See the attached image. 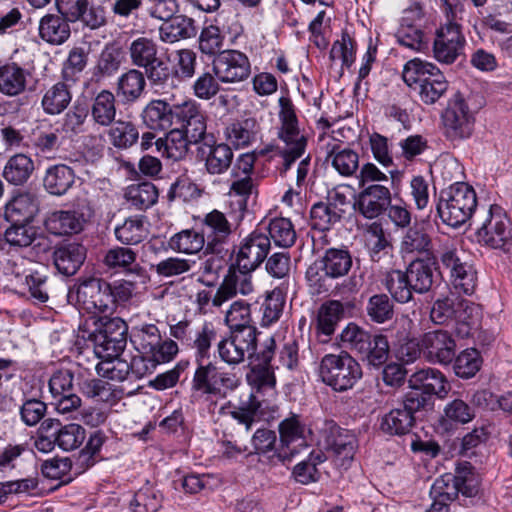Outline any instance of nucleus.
Instances as JSON below:
<instances>
[{
	"instance_id": "052dcab7",
	"label": "nucleus",
	"mask_w": 512,
	"mask_h": 512,
	"mask_svg": "<svg viewBox=\"0 0 512 512\" xmlns=\"http://www.w3.org/2000/svg\"><path fill=\"white\" fill-rule=\"evenodd\" d=\"M122 63V52L113 45H107L99 55L95 66V75L109 77L115 74Z\"/></svg>"
},
{
	"instance_id": "603ef678",
	"label": "nucleus",
	"mask_w": 512,
	"mask_h": 512,
	"mask_svg": "<svg viewBox=\"0 0 512 512\" xmlns=\"http://www.w3.org/2000/svg\"><path fill=\"white\" fill-rule=\"evenodd\" d=\"M432 406V397L424 394L421 390L407 392L397 406H393L384 416L392 415L394 412L400 414L405 412L408 416L418 412H428Z\"/></svg>"
},
{
	"instance_id": "ddd939ff",
	"label": "nucleus",
	"mask_w": 512,
	"mask_h": 512,
	"mask_svg": "<svg viewBox=\"0 0 512 512\" xmlns=\"http://www.w3.org/2000/svg\"><path fill=\"white\" fill-rule=\"evenodd\" d=\"M213 71L220 82L235 84L249 78L251 65L246 54L238 50H224L214 58Z\"/></svg>"
},
{
	"instance_id": "423d86ee",
	"label": "nucleus",
	"mask_w": 512,
	"mask_h": 512,
	"mask_svg": "<svg viewBox=\"0 0 512 512\" xmlns=\"http://www.w3.org/2000/svg\"><path fill=\"white\" fill-rule=\"evenodd\" d=\"M441 1L449 22L437 31L433 43V54L438 62L452 64L463 55L466 42L460 26L453 22L458 12H462V7L456 5L453 8L448 0Z\"/></svg>"
},
{
	"instance_id": "69168bd1",
	"label": "nucleus",
	"mask_w": 512,
	"mask_h": 512,
	"mask_svg": "<svg viewBox=\"0 0 512 512\" xmlns=\"http://www.w3.org/2000/svg\"><path fill=\"white\" fill-rule=\"evenodd\" d=\"M161 338L160 330L154 324H144L137 328L134 334V343L142 358L154 350Z\"/></svg>"
},
{
	"instance_id": "de8ad7c7",
	"label": "nucleus",
	"mask_w": 512,
	"mask_h": 512,
	"mask_svg": "<svg viewBox=\"0 0 512 512\" xmlns=\"http://www.w3.org/2000/svg\"><path fill=\"white\" fill-rule=\"evenodd\" d=\"M169 246L178 253L197 254L205 246V236L202 232L185 229L170 238Z\"/></svg>"
},
{
	"instance_id": "774afa93",
	"label": "nucleus",
	"mask_w": 512,
	"mask_h": 512,
	"mask_svg": "<svg viewBox=\"0 0 512 512\" xmlns=\"http://www.w3.org/2000/svg\"><path fill=\"white\" fill-rule=\"evenodd\" d=\"M179 351L178 345L170 338L162 337L154 350L148 352L143 360H146L151 368L158 364L167 363L174 359Z\"/></svg>"
},
{
	"instance_id": "1a4fd4ad",
	"label": "nucleus",
	"mask_w": 512,
	"mask_h": 512,
	"mask_svg": "<svg viewBox=\"0 0 512 512\" xmlns=\"http://www.w3.org/2000/svg\"><path fill=\"white\" fill-rule=\"evenodd\" d=\"M280 103L282 105L280 112L282 126L278 135L284 143V146L280 148V154L283 158V170L287 171L297 159L304 156L307 139L297 127L296 115L291 104L283 98L280 99Z\"/></svg>"
},
{
	"instance_id": "4be33fe9",
	"label": "nucleus",
	"mask_w": 512,
	"mask_h": 512,
	"mask_svg": "<svg viewBox=\"0 0 512 512\" xmlns=\"http://www.w3.org/2000/svg\"><path fill=\"white\" fill-rule=\"evenodd\" d=\"M409 387L413 390H423L428 396L432 394L443 397L448 392V383L444 375L434 368H423L414 372L409 380Z\"/></svg>"
},
{
	"instance_id": "3c124183",
	"label": "nucleus",
	"mask_w": 512,
	"mask_h": 512,
	"mask_svg": "<svg viewBox=\"0 0 512 512\" xmlns=\"http://www.w3.org/2000/svg\"><path fill=\"white\" fill-rule=\"evenodd\" d=\"M202 227V233H206L208 240L211 239L212 242H223L232 233V224L218 210H213L205 215Z\"/></svg>"
},
{
	"instance_id": "680f3d73",
	"label": "nucleus",
	"mask_w": 512,
	"mask_h": 512,
	"mask_svg": "<svg viewBox=\"0 0 512 512\" xmlns=\"http://www.w3.org/2000/svg\"><path fill=\"white\" fill-rule=\"evenodd\" d=\"M365 242L374 261L380 258L381 252H385L391 247L382 224L378 222H373L367 227Z\"/></svg>"
},
{
	"instance_id": "f704fd0d",
	"label": "nucleus",
	"mask_w": 512,
	"mask_h": 512,
	"mask_svg": "<svg viewBox=\"0 0 512 512\" xmlns=\"http://www.w3.org/2000/svg\"><path fill=\"white\" fill-rule=\"evenodd\" d=\"M192 144L193 143L184 135V132L177 128L171 129L166 134L165 138H159L155 142L157 151L174 161L185 158Z\"/></svg>"
},
{
	"instance_id": "393cba45",
	"label": "nucleus",
	"mask_w": 512,
	"mask_h": 512,
	"mask_svg": "<svg viewBox=\"0 0 512 512\" xmlns=\"http://www.w3.org/2000/svg\"><path fill=\"white\" fill-rule=\"evenodd\" d=\"M83 215L71 210L50 213L45 220L46 229L54 235H71L83 229Z\"/></svg>"
},
{
	"instance_id": "a211bd4d",
	"label": "nucleus",
	"mask_w": 512,
	"mask_h": 512,
	"mask_svg": "<svg viewBox=\"0 0 512 512\" xmlns=\"http://www.w3.org/2000/svg\"><path fill=\"white\" fill-rule=\"evenodd\" d=\"M391 202V192L382 184H373L365 187L358 195L357 205L359 212L368 219L378 217Z\"/></svg>"
},
{
	"instance_id": "4d7b16f0",
	"label": "nucleus",
	"mask_w": 512,
	"mask_h": 512,
	"mask_svg": "<svg viewBox=\"0 0 512 512\" xmlns=\"http://www.w3.org/2000/svg\"><path fill=\"white\" fill-rule=\"evenodd\" d=\"M365 311L372 322L382 324L394 316V304L386 294L372 295L366 304Z\"/></svg>"
},
{
	"instance_id": "2eb2a0df",
	"label": "nucleus",
	"mask_w": 512,
	"mask_h": 512,
	"mask_svg": "<svg viewBox=\"0 0 512 512\" xmlns=\"http://www.w3.org/2000/svg\"><path fill=\"white\" fill-rule=\"evenodd\" d=\"M270 238L264 232L255 230L244 237L236 251V265L239 269L256 270L267 258Z\"/></svg>"
},
{
	"instance_id": "b1692460",
	"label": "nucleus",
	"mask_w": 512,
	"mask_h": 512,
	"mask_svg": "<svg viewBox=\"0 0 512 512\" xmlns=\"http://www.w3.org/2000/svg\"><path fill=\"white\" fill-rule=\"evenodd\" d=\"M343 314L344 307L340 301L329 300L321 304L317 311L315 329L318 337H324L322 342H327L334 334Z\"/></svg>"
},
{
	"instance_id": "9d476101",
	"label": "nucleus",
	"mask_w": 512,
	"mask_h": 512,
	"mask_svg": "<svg viewBox=\"0 0 512 512\" xmlns=\"http://www.w3.org/2000/svg\"><path fill=\"white\" fill-rule=\"evenodd\" d=\"M281 446L277 450L278 459L283 462H291L309 446L311 429L302 423L299 418H285L279 424Z\"/></svg>"
},
{
	"instance_id": "bf43d9fd",
	"label": "nucleus",
	"mask_w": 512,
	"mask_h": 512,
	"mask_svg": "<svg viewBox=\"0 0 512 512\" xmlns=\"http://www.w3.org/2000/svg\"><path fill=\"white\" fill-rule=\"evenodd\" d=\"M395 37L399 45L414 52L423 51L428 45L424 28L399 26Z\"/></svg>"
},
{
	"instance_id": "bb28decb",
	"label": "nucleus",
	"mask_w": 512,
	"mask_h": 512,
	"mask_svg": "<svg viewBox=\"0 0 512 512\" xmlns=\"http://www.w3.org/2000/svg\"><path fill=\"white\" fill-rule=\"evenodd\" d=\"M174 105L162 99L151 100L143 109L141 117L144 124L153 130H166L174 120Z\"/></svg>"
},
{
	"instance_id": "5fc2aeb1",
	"label": "nucleus",
	"mask_w": 512,
	"mask_h": 512,
	"mask_svg": "<svg viewBox=\"0 0 512 512\" xmlns=\"http://www.w3.org/2000/svg\"><path fill=\"white\" fill-rule=\"evenodd\" d=\"M163 496L153 486L140 488L130 502L131 512H158L162 507Z\"/></svg>"
},
{
	"instance_id": "c756f323",
	"label": "nucleus",
	"mask_w": 512,
	"mask_h": 512,
	"mask_svg": "<svg viewBox=\"0 0 512 512\" xmlns=\"http://www.w3.org/2000/svg\"><path fill=\"white\" fill-rule=\"evenodd\" d=\"M260 126L255 118L235 121L226 127V139L236 148L247 147L258 139Z\"/></svg>"
},
{
	"instance_id": "09e8293b",
	"label": "nucleus",
	"mask_w": 512,
	"mask_h": 512,
	"mask_svg": "<svg viewBox=\"0 0 512 512\" xmlns=\"http://www.w3.org/2000/svg\"><path fill=\"white\" fill-rule=\"evenodd\" d=\"M326 456L321 450L312 451L307 459L300 461L293 469L294 479L301 484H309L320 479L318 465L325 462Z\"/></svg>"
},
{
	"instance_id": "c03bdc74",
	"label": "nucleus",
	"mask_w": 512,
	"mask_h": 512,
	"mask_svg": "<svg viewBox=\"0 0 512 512\" xmlns=\"http://www.w3.org/2000/svg\"><path fill=\"white\" fill-rule=\"evenodd\" d=\"M33 170L32 159L20 153L9 158L3 170V176L9 183L21 185L30 178Z\"/></svg>"
},
{
	"instance_id": "a18cd8bd",
	"label": "nucleus",
	"mask_w": 512,
	"mask_h": 512,
	"mask_svg": "<svg viewBox=\"0 0 512 512\" xmlns=\"http://www.w3.org/2000/svg\"><path fill=\"white\" fill-rule=\"evenodd\" d=\"M71 99L68 86L63 82H58L44 93L41 104L45 113L57 115L67 108Z\"/></svg>"
},
{
	"instance_id": "c9c22d12",
	"label": "nucleus",
	"mask_w": 512,
	"mask_h": 512,
	"mask_svg": "<svg viewBox=\"0 0 512 512\" xmlns=\"http://www.w3.org/2000/svg\"><path fill=\"white\" fill-rule=\"evenodd\" d=\"M321 270L330 278L345 276L352 267V257L345 249L330 248L320 260Z\"/></svg>"
},
{
	"instance_id": "f3484780",
	"label": "nucleus",
	"mask_w": 512,
	"mask_h": 512,
	"mask_svg": "<svg viewBox=\"0 0 512 512\" xmlns=\"http://www.w3.org/2000/svg\"><path fill=\"white\" fill-rule=\"evenodd\" d=\"M253 270L237 269L231 267L224 276L212 299L214 307H221L224 303L238 294L249 295L254 291L251 272Z\"/></svg>"
},
{
	"instance_id": "0e129e2a",
	"label": "nucleus",
	"mask_w": 512,
	"mask_h": 512,
	"mask_svg": "<svg viewBox=\"0 0 512 512\" xmlns=\"http://www.w3.org/2000/svg\"><path fill=\"white\" fill-rule=\"evenodd\" d=\"M85 429L78 424H68L58 430L56 444L64 451H72L80 447L85 440Z\"/></svg>"
},
{
	"instance_id": "412c9836",
	"label": "nucleus",
	"mask_w": 512,
	"mask_h": 512,
	"mask_svg": "<svg viewBox=\"0 0 512 512\" xmlns=\"http://www.w3.org/2000/svg\"><path fill=\"white\" fill-rule=\"evenodd\" d=\"M197 33L195 20L183 14L174 15L159 27V39L167 44L194 38Z\"/></svg>"
},
{
	"instance_id": "39448f33",
	"label": "nucleus",
	"mask_w": 512,
	"mask_h": 512,
	"mask_svg": "<svg viewBox=\"0 0 512 512\" xmlns=\"http://www.w3.org/2000/svg\"><path fill=\"white\" fill-rule=\"evenodd\" d=\"M128 52L131 63L145 70V75L153 87L162 88L171 79V70L158 57V47L153 39L139 37L133 40Z\"/></svg>"
},
{
	"instance_id": "4468645a",
	"label": "nucleus",
	"mask_w": 512,
	"mask_h": 512,
	"mask_svg": "<svg viewBox=\"0 0 512 512\" xmlns=\"http://www.w3.org/2000/svg\"><path fill=\"white\" fill-rule=\"evenodd\" d=\"M446 134L452 140L465 139L471 136L475 118L465 100L456 94L443 113Z\"/></svg>"
},
{
	"instance_id": "37998d69",
	"label": "nucleus",
	"mask_w": 512,
	"mask_h": 512,
	"mask_svg": "<svg viewBox=\"0 0 512 512\" xmlns=\"http://www.w3.org/2000/svg\"><path fill=\"white\" fill-rule=\"evenodd\" d=\"M363 351L359 352L362 360L373 367H380L389 357L390 346L387 337L382 334L370 335Z\"/></svg>"
},
{
	"instance_id": "f8f14e48",
	"label": "nucleus",
	"mask_w": 512,
	"mask_h": 512,
	"mask_svg": "<svg viewBox=\"0 0 512 512\" xmlns=\"http://www.w3.org/2000/svg\"><path fill=\"white\" fill-rule=\"evenodd\" d=\"M59 14L64 15L72 23L80 22L84 27L96 30L106 24L105 8L89 0H55Z\"/></svg>"
},
{
	"instance_id": "8fccbe9b",
	"label": "nucleus",
	"mask_w": 512,
	"mask_h": 512,
	"mask_svg": "<svg viewBox=\"0 0 512 512\" xmlns=\"http://www.w3.org/2000/svg\"><path fill=\"white\" fill-rule=\"evenodd\" d=\"M327 158L331 159L334 169L342 176H352L359 168V156L350 148H340L333 145L328 151Z\"/></svg>"
},
{
	"instance_id": "9b49d317",
	"label": "nucleus",
	"mask_w": 512,
	"mask_h": 512,
	"mask_svg": "<svg viewBox=\"0 0 512 512\" xmlns=\"http://www.w3.org/2000/svg\"><path fill=\"white\" fill-rule=\"evenodd\" d=\"M257 334L251 330L230 331L229 335L217 344L220 359L228 365H237L246 358L250 359L256 354Z\"/></svg>"
},
{
	"instance_id": "a878e982",
	"label": "nucleus",
	"mask_w": 512,
	"mask_h": 512,
	"mask_svg": "<svg viewBox=\"0 0 512 512\" xmlns=\"http://www.w3.org/2000/svg\"><path fill=\"white\" fill-rule=\"evenodd\" d=\"M200 153L204 157L206 171L211 175L225 173L230 168L234 156L230 146L225 143H205L200 148Z\"/></svg>"
},
{
	"instance_id": "58836bf2",
	"label": "nucleus",
	"mask_w": 512,
	"mask_h": 512,
	"mask_svg": "<svg viewBox=\"0 0 512 512\" xmlns=\"http://www.w3.org/2000/svg\"><path fill=\"white\" fill-rule=\"evenodd\" d=\"M480 316L479 306L475 303L459 297L454 321L456 333L461 338L471 335L473 328L477 325Z\"/></svg>"
},
{
	"instance_id": "4c0bfd02",
	"label": "nucleus",
	"mask_w": 512,
	"mask_h": 512,
	"mask_svg": "<svg viewBox=\"0 0 512 512\" xmlns=\"http://www.w3.org/2000/svg\"><path fill=\"white\" fill-rule=\"evenodd\" d=\"M382 283L395 301L408 303L412 300L414 290L410 287L407 271L390 270L385 274Z\"/></svg>"
},
{
	"instance_id": "7ed1b4c3",
	"label": "nucleus",
	"mask_w": 512,
	"mask_h": 512,
	"mask_svg": "<svg viewBox=\"0 0 512 512\" xmlns=\"http://www.w3.org/2000/svg\"><path fill=\"white\" fill-rule=\"evenodd\" d=\"M476 206L474 189L465 183L456 182L441 191L437 212L445 224L456 228L470 219Z\"/></svg>"
},
{
	"instance_id": "72a5a7b5",
	"label": "nucleus",
	"mask_w": 512,
	"mask_h": 512,
	"mask_svg": "<svg viewBox=\"0 0 512 512\" xmlns=\"http://www.w3.org/2000/svg\"><path fill=\"white\" fill-rule=\"evenodd\" d=\"M54 264L63 275L75 274L85 259V248L71 243L57 248L54 252Z\"/></svg>"
},
{
	"instance_id": "6ab92c4d",
	"label": "nucleus",
	"mask_w": 512,
	"mask_h": 512,
	"mask_svg": "<svg viewBox=\"0 0 512 512\" xmlns=\"http://www.w3.org/2000/svg\"><path fill=\"white\" fill-rule=\"evenodd\" d=\"M325 442L327 449L334 454L336 463L346 468L353 460L357 448L355 435L334 425L330 428Z\"/></svg>"
},
{
	"instance_id": "79ce46f5",
	"label": "nucleus",
	"mask_w": 512,
	"mask_h": 512,
	"mask_svg": "<svg viewBox=\"0 0 512 512\" xmlns=\"http://www.w3.org/2000/svg\"><path fill=\"white\" fill-rule=\"evenodd\" d=\"M225 323L230 331L251 330V334H258L257 328L252 324L251 306L249 303L238 300L233 302L226 311Z\"/></svg>"
},
{
	"instance_id": "e433bc0d",
	"label": "nucleus",
	"mask_w": 512,
	"mask_h": 512,
	"mask_svg": "<svg viewBox=\"0 0 512 512\" xmlns=\"http://www.w3.org/2000/svg\"><path fill=\"white\" fill-rule=\"evenodd\" d=\"M344 213V209L333 202H318L310 211L311 225L314 229L327 231L338 223Z\"/></svg>"
},
{
	"instance_id": "49530a36",
	"label": "nucleus",
	"mask_w": 512,
	"mask_h": 512,
	"mask_svg": "<svg viewBox=\"0 0 512 512\" xmlns=\"http://www.w3.org/2000/svg\"><path fill=\"white\" fill-rule=\"evenodd\" d=\"M108 131L111 144L118 149H127L133 146L139 139V131L136 125L127 120L113 121Z\"/></svg>"
},
{
	"instance_id": "7c9ffc66",
	"label": "nucleus",
	"mask_w": 512,
	"mask_h": 512,
	"mask_svg": "<svg viewBox=\"0 0 512 512\" xmlns=\"http://www.w3.org/2000/svg\"><path fill=\"white\" fill-rule=\"evenodd\" d=\"M75 174L72 168L65 164H56L47 168L43 185L52 195L62 196L73 186Z\"/></svg>"
},
{
	"instance_id": "cd10ccee",
	"label": "nucleus",
	"mask_w": 512,
	"mask_h": 512,
	"mask_svg": "<svg viewBox=\"0 0 512 512\" xmlns=\"http://www.w3.org/2000/svg\"><path fill=\"white\" fill-rule=\"evenodd\" d=\"M436 262L431 259L413 260L406 271L410 279V287L414 292H428L435 280Z\"/></svg>"
},
{
	"instance_id": "a19ab883",
	"label": "nucleus",
	"mask_w": 512,
	"mask_h": 512,
	"mask_svg": "<svg viewBox=\"0 0 512 512\" xmlns=\"http://www.w3.org/2000/svg\"><path fill=\"white\" fill-rule=\"evenodd\" d=\"M148 235L144 216H132L115 228L116 239L125 245H135L142 242Z\"/></svg>"
},
{
	"instance_id": "6e6d98bb",
	"label": "nucleus",
	"mask_w": 512,
	"mask_h": 512,
	"mask_svg": "<svg viewBox=\"0 0 512 512\" xmlns=\"http://www.w3.org/2000/svg\"><path fill=\"white\" fill-rule=\"evenodd\" d=\"M268 237L275 245L289 248L294 245L297 235L292 222L288 218H274L267 227Z\"/></svg>"
},
{
	"instance_id": "338daca9",
	"label": "nucleus",
	"mask_w": 512,
	"mask_h": 512,
	"mask_svg": "<svg viewBox=\"0 0 512 512\" xmlns=\"http://www.w3.org/2000/svg\"><path fill=\"white\" fill-rule=\"evenodd\" d=\"M459 296L449 295L437 299L431 308L430 318L436 324H447L454 321Z\"/></svg>"
},
{
	"instance_id": "f03ea898",
	"label": "nucleus",
	"mask_w": 512,
	"mask_h": 512,
	"mask_svg": "<svg viewBox=\"0 0 512 512\" xmlns=\"http://www.w3.org/2000/svg\"><path fill=\"white\" fill-rule=\"evenodd\" d=\"M402 77L410 88L418 91L421 101L425 104L436 103L449 87L448 81L438 67L417 58L405 64Z\"/></svg>"
},
{
	"instance_id": "e2e57ef3",
	"label": "nucleus",
	"mask_w": 512,
	"mask_h": 512,
	"mask_svg": "<svg viewBox=\"0 0 512 512\" xmlns=\"http://www.w3.org/2000/svg\"><path fill=\"white\" fill-rule=\"evenodd\" d=\"M285 296L280 289L270 292L262 304V326H270L279 320L283 313Z\"/></svg>"
},
{
	"instance_id": "0eeeda50",
	"label": "nucleus",
	"mask_w": 512,
	"mask_h": 512,
	"mask_svg": "<svg viewBox=\"0 0 512 512\" xmlns=\"http://www.w3.org/2000/svg\"><path fill=\"white\" fill-rule=\"evenodd\" d=\"M110 283L91 277L70 288L68 301L91 314L106 313L112 310Z\"/></svg>"
},
{
	"instance_id": "13d9d810",
	"label": "nucleus",
	"mask_w": 512,
	"mask_h": 512,
	"mask_svg": "<svg viewBox=\"0 0 512 512\" xmlns=\"http://www.w3.org/2000/svg\"><path fill=\"white\" fill-rule=\"evenodd\" d=\"M400 249L405 254L429 252L431 238L423 228L411 227L402 237Z\"/></svg>"
},
{
	"instance_id": "aec40b11",
	"label": "nucleus",
	"mask_w": 512,
	"mask_h": 512,
	"mask_svg": "<svg viewBox=\"0 0 512 512\" xmlns=\"http://www.w3.org/2000/svg\"><path fill=\"white\" fill-rule=\"evenodd\" d=\"M422 347L431 360L441 364L450 363L455 356V341L444 330L426 333L422 338Z\"/></svg>"
},
{
	"instance_id": "ea45409f",
	"label": "nucleus",
	"mask_w": 512,
	"mask_h": 512,
	"mask_svg": "<svg viewBox=\"0 0 512 512\" xmlns=\"http://www.w3.org/2000/svg\"><path fill=\"white\" fill-rule=\"evenodd\" d=\"M91 116L95 123L108 127L115 120L116 100L112 92L102 90L93 99L91 105Z\"/></svg>"
},
{
	"instance_id": "2f4dec72",
	"label": "nucleus",
	"mask_w": 512,
	"mask_h": 512,
	"mask_svg": "<svg viewBox=\"0 0 512 512\" xmlns=\"http://www.w3.org/2000/svg\"><path fill=\"white\" fill-rule=\"evenodd\" d=\"M30 72L16 63L0 66V92L16 96L25 91Z\"/></svg>"
},
{
	"instance_id": "f257e3e1",
	"label": "nucleus",
	"mask_w": 512,
	"mask_h": 512,
	"mask_svg": "<svg viewBox=\"0 0 512 512\" xmlns=\"http://www.w3.org/2000/svg\"><path fill=\"white\" fill-rule=\"evenodd\" d=\"M94 328L88 323L80 325L77 332L78 342L88 341L92 344L95 355L107 361L117 358L127 344L128 325L119 318H99L93 321Z\"/></svg>"
},
{
	"instance_id": "c85d7f7f",
	"label": "nucleus",
	"mask_w": 512,
	"mask_h": 512,
	"mask_svg": "<svg viewBox=\"0 0 512 512\" xmlns=\"http://www.w3.org/2000/svg\"><path fill=\"white\" fill-rule=\"evenodd\" d=\"M38 212V203L30 193L19 194L5 206L4 216L11 223L31 222Z\"/></svg>"
},
{
	"instance_id": "5701e85b",
	"label": "nucleus",
	"mask_w": 512,
	"mask_h": 512,
	"mask_svg": "<svg viewBox=\"0 0 512 512\" xmlns=\"http://www.w3.org/2000/svg\"><path fill=\"white\" fill-rule=\"evenodd\" d=\"M69 22L70 19L61 14L44 15L38 26L40 38L52 45L63 44L71 34Z\"/></svg>"
},
{
	"instance_id": "6e6552de",
	"label": "nucleus",
	"mask_w": 512,
	"mask_h": 512,
	"mask_svg": "<svg viewBox=\"0 0 512 512\" xmlns=\"http://www.w3.org/2000/svg\"><path fill=\"white\" fill-rule=\"evenodd\" d=\"M478 242L491 249L512 252V222L502 207L491 205L477 231Z\"/></svg>"
},
{
	"instance_id": "dca6fc26",
	"label": "nucleus",
	"mask_w": 512,
	"mask_h": 512,
	"mask_svg": "<svg viewBox=\"0 0 512 512\" xmlns=\"http://www.w3.org/2000/svg\"><path fill=\"white\" fill-rule=\"evenodd\" d=\"M198 367L192 380V388L206 394H218L224 389L237 387L238 380L232 373L221 372L212 362H197Z\"/></svg>"
},
{
	"instance_id": "864d4df0",
	"label": "nucleus",
	"mask_w": 512,
	"mask_h": 512,
	"mask_svg": "<svg viewBox=\"0 0 512 512\" xmlns=\"http://www.w3.org/2000/svg\"><path fill=\"white\" fill-rule=\"evenodd\" d=\"M125 198L136 209H147L158 199V190L151 182H142L127 187Z\"/></svg>"
},
{
	"instance_id": "473e14b6",
	"label": "nucleus",
	"mask_w": 512,
	"mask_h": 512,
	"mask_svg": "<svg viewBox=\"0 0 512 512\" xmlns=\"http://www.w3.org/2000/svg\"><path fill=\"white\" fill-rule=\"evenodd\" d=\"M146 87L145 75L137 69H129L117 80L116 95L124 103L137 101Z\"/></svg>"
},
{
	"instance_id": "20e7f679",
	"label": "nucleus",
	"mask_w": 512,
	"mask_h": 512,
	"mask_svg": "<svg viewBox=\"0 0 512 512\" xmlns=\"http://www.w3.org/2000/svg\"><path fill=\"white\" fill-rule=\"evenodd\" d=\"M321 380L333 390L347 391L361 379L360 364L347 352L326 354L320 362Z\"/></svg>"
}]
</instances>
